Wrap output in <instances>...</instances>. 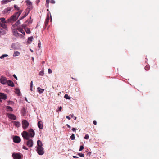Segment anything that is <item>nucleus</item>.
I'll list each match as a JSON object with an SVG mask.
<instances>
[{"label": "nucleus", "instance_id": "nucleus-1", "mask_svg": "<svg viewBox=\"0 0 159 159\" xmlns=\"http://www.w3.org/2000/svg\"><path fill=\"white\" fill-rule=\"evenodd\" d=\"M22 12V11L21 10L19 11L16 12L9 19L5 21V19L4 17L1 18L0 20L1 21L2 23H13V22L16 21L18 18V17L20 15Z\"/></svg>", "mask_w": 159, "mask_h": 159}, {"label": "nucleus", "instance_id": "nucleus-2", "mask_svg": "<svg viewBox=\"0 0 159 159\" xmlns=\"http://www.w3.org/2000/svg\"><path fill=\"white\" fill-rule=\"evenodd\" d=\"M29 133L26 131H24L22 133V135L24 139H28L30 137L33 138L35 135V132L32 129H30L29 131Z\"/></svg>", "mask_w": 159, "mask_h": 159}, {"label": "nucleus", "instance_id": "nucleus-3", "mask_svg": "<svg viewBox=\"0 0 159 159\" xmlns=\"http://www.w3.org/2000/svg\"><path fill=\"white\" fill-rule=\"evenodd\" d=\"M30 11V9L29 8L26 9L22 15H23V16L22 17H20V20H18L17 22H16V24H17L18 25H19L20 23V20L23 19L24 18L26 17L28 15V14L29 13Z\"/></svg>", "mask_w": 159, "mask_h": 159}, {"label": "nucleus", "instance_id": "nucleus-4", "mask_svg": "<svg viewBox=\"0 0 159 159\" xmlns=\"http://www.w3.org/2000/svg\"><path fill=\"white\" fill-rule=\"evenodd\" d=\"M17 30V28L16 29L15 28L12 29V31L13 35L17 38L22 36V34L19 33L18 32Z\"/></svg>", "mask_w": 159, "mask_h": 159}, {"label": "nucleus", "instance_id": "nucleus-5", "mask_svg": "<svg viewBox=\"0 0 159 159\" xmlns=\"http://www.w3.org/2000/svg\"><path fill=\"white\" fill-rule=\"evenodd\" d=\"M22 127L24 129H27L29 125V122L26 120H23L22 121Z\"/></svg>", "mask_w": 159, "mask_h": 159}, {"label": "nucleus", "instance_id": "nucleus-6", "mask_svg": "<svg viewBox=\"0 0 159 159\" xmlns=\"http://www.w3.org/2000/svg\"><path fill=\"white\" fill-rule=\"evenodd\" d=\"M37 151L38 154L39 155H43L44 153L43 148L42 147H37Z\"/></svg>", "mask_w": 159, "mask_h": 159}, {"label": "nucleus", "instance_id": "nucleus-7", "mask_svg": "<svg viewBox=\"0 0 159 159\" xmlns=\"http://www.w3.org/2000/svg\"><path fill=\"white\" fill-rule=\"evenodd\" d=\"M26 140H27L26 143V145L29 147H32L33 145V140L31 139H30Z\"/></svg>", "mask_w": 159, "mask_h": 159}, {"label": "nucleus", "instance_id": "nucleus-8", "mask_svg": "<svg viewBox=\"0 0 159 159\" xmlns=\"http://www.w3.org/2000/svg\"><path fill=\"white\" fill-rule=\"evenodd\" d=\"M14 159H21V156L20 154L14 153L12 155Z\"/></svg>", "mask_w": 159, "mask_h": 159}, {"label": "nucleus", "instance_id": "nucleus-9", "mask_svg": "<svg viewBox=\"0 0 159 159\" xmlns=\"http://www.w3.org/2000/svg\"><path fill=\"white\" fill-rule=\"evenodd\" d=\"M13 141L15 143H19L20 142L21 139L19 137L15 136L13 138Z\"/></svg>", "mask_w": 159, "mask_h": 159}, {"label": "nucleus", "instance_id": "nucleus-10", "mask_svg": "<svg viewBox=\"0 0 159 159\" xmlns=\"http://www.w3.org/2000/svg\"><path fill=\"white\" fill-rule=\"evenodd\" d=\"M7 79L5 77L1 76L0 79V83L3 84H6L7 82Z\"/></svg>", "mask_w": 159, "mask_h": 159}, {"label": "nucleus", "instance_id": "nucleus-11", "mask_svg": "<svg viewBox=\"0 0 159 159\" xmlns=\"http://www.w3.org/2000/svg\"><path fill=\"white\" fill-rule=\"evenodd\" d=\"M11 9L12 8L11 7H8L4 10L3 11V13L4 14L9 13Z\"/></svg>", "mask_w": 159, "mask_h": 159}, {"label": "nucleus", "instance_id": "nucleus-12", "mask_svg": "<svg viewBox=\"0 0 159 159\" xmlns=\"http://www.w3.org/2000/svg\"><path fill=\"white\" fill-rule=\"evenodd\" d=\"M7 84L9 86L12 87L14 86V84L13 82L10 80H8L7 81Z\"/></svg>", "mask_w": 159, "mask_h": 159}, {"label": "nucleus", "instance_id": "nucleus-13", "mask_svg": "<svg viewBox=\"0 0 159 159\" xmlns=\"http://www.w3.org/2000/svg\"><path fill=\"white\" fill-rule=\"evenodd\" d=\"M26 3L27 5L28 6V7H30L29 9L30 10V9H32V4L31 2L29 0H27L26 1ZM29 9V8H28Z\"/></svg>", "mask_w": 159, "mask_h": 159}, {"label": "nucleus", "instance_id": "nucleus-14", "mask_svg": "<svg viewBox=\"0 0 159 159\" xmlns=\"http://www.w3.org/2000/svg\"><path fill=\"white\" fill-rule=\"evenodd\" d=\"M0 98L1 99L2 98L4 100H5L7 99L6 95L4 94L3 93H0Z\"/></svg>", "mask_w": 159, "mask_h": 159}, {"label": "nucleus", "instance_id": "nucleus-15", "mask_svg": "<svg viewBox=\"0 0 159 159\" xmlns=\"http://www.w3.org/2000/svg\"><path fill=\"white\" fill-rule=\"evenodd\" d=\"M8 117L13 120H16V117L15 115L12 114H9L8 115Z\"/></svg>", "mask_w": 159, "mask_h": 159}, {"label": "nucleus", "instance_id": "nucleus-16", "mask_svg": "<svg viewBox=\"0 0 159 159\" xmlns=\"http://www.w3.org/2000/svg\"><path fill=\"white\" fill-rule=\"evenodd\" d=\"M49 16L48 15H47V16L46 19L45 21V26H47L48 24L49 20Z\"/></svg>", "mask_w": 159, "mask_h": 159}, {"label": "nucleus", "instance_id": "nucleus-17", "mask_svg": "<svg viewBox=\"0 0 159 159\" xmlns=\"http://www.w3.org/2000/svg\"><path fill=\"white\" fill-rule=\"evenodd\" d=\"M17 30L21 32L24 35H25V33L22 28L20 27H17Z\"/></svg>", "mask_w": 159, "mask_h": 159}, {"label": "nucleus", "instance_id": "nucleus-18", "mask_svg": "<svg viewBox=\"0 0 159 159\" xmlns=\"http://www.w3.org/2000/svg\"><path fill=\"white\" fill-rule=\"evenodd\" d=\"M38 127L40 129H42L43 128V125L41 121H39L38 123Z\"/></svg>", "mask_w": 159, "mask_h": 159}, {"label": "nucleus", "instance_id": "nucleus-19", "mask_svg": "<svg viewBox=\"0 0 159 159\" xmlns=\"http://www.w3.org/2000/svg\"><path fill=\"white\" fill-rule=\"evenodd\" d=\"M12 122L14 123L15 125L17 127H19L20 126V122L18 121H13Z\"/></svg>", "mask_w": 159, "mask_h": 159}, {"label": "nucleus", "instance_id": "nucleus-20", "mask_svg": "<svg viewBox=\"0 0 159 159\" xmlns=\"http://www.w3.org/2000/svg\"><path fill=\"white\" fill-rule=\"evenodd\" d=\"M5 31L2 29V28L0 27V37L2 35H4L6 34Z\"/></svg>", "mask_w": 159, "mask_h": 159}, {"label": "nucleus", "instance_id": "nucleus-21", "mask_svg": "<svg viewBox=\"0 0 159 159\" xmlns=\"http://www.w3.org/2000/svg\"><path fill=\"white\" fill-rule=\"evenodd\" d=\"M37 145H38L37 147H42V146L43 145V144H42V142L40 140H38L37 141Z\"/></svg>", "mask_w": 159, "mask_h": 159}, {"label": "nucleus", "instance_id": "nucleus-22", "mask_svg": "<svg viewBox=\"0 0 159 159\" xmlns=\"http://www.w3.org/2000/svg\"><path fill=\"white\" fill-rule=\"evenodd\" d=\"M12 0H3L1 1L2 4H4L9 2L11 1Z\"/></svg>", "mask_w": 159, "mask_h": 159}, {"label": "nucleus", "instance_id": "nucleus-23", "mask_svg": "<svg viewBox=\"0 0 159 159\" xmlns=\"http://www.w3.org/2000/svg\"><path fill=\"white\" fill-rule=\"evenodd\" d=\"M5 24V23H1L0 22V26L4 29H6L7 27L6 25Z\"/></svg>", "mask_w": 159, "mask_h": 159}, {"label": "nucleus", "instance_id": "nucleus-24", "mask_svg": "<svg viewBox=\"0 0 159 159\" xmlns=\"http://www.w3.org/2000/svg\"><path fill=\"white\" fill-rule=\"evenodd\" d=\"M20 54V53L18 51H15L14 53H13V56L14 57H16L19 56Z\"/></svg>", "mask_w": 159, "mask_h": 159}, {"label": "nucleus", "instance_id": "nucleus-25", "mask_svg": "<svg viewBox=\"0 0 159 159\" xmlns=\"http://www.w3.org/2000/svg\"><path fill=\"white\" fill-rule=\"evenodd\" d=\"M64 97L65 98L67 99H70V97L69 96V95L67 94H66Z\"/></svg>", "mask_w": 159, "mask_h": 159}, {"label": "nucleus", "instance_id": "nucleus-26", "mask_svg": "<svg viewBox=\"0 0 159 159\" xmlns=\"http://www.w3.org/2000/svg\"><path fill=\"white\" fill-rule=\"evenodd\" d=\"M150 68V66L148 65H146L145 67V69L146 70H148Z\"/></svg>", "mask_w": 159, "mask_h": 159}, {"label": "nucleus", "instance_id": "nucleus-27", "mask_svg": "<svg viewBox=\"0 0 159 159\" xmlns=\"http://www.w3.org/2000/svg\"><path fill=\"white\" fill-rule=\"evenodd\" d=\"M7 109L9 111H12L13 109L12 108L9 106H7L6 107Z\"/></svg>", "mask_w": 159, "mask_h": 159}, {"label": "nucleus", "instance_id": "nucleus-28", "mask_svg": "<svg viewBox=\"0 0 159 159\" xmlns=\"http://www.w3.org/2000/svg\"><path fill=\"white\" fill-rule=\"evenodd\" d=\"M70 138L72 140H75V136L74 134H72Z\"/></svg>", "mask_w": 159, "mask_h": 159}, {"label": "nucleus", "instance_id": "nucleus-29", "mask_svg": "<svg viewBox=\"0 0 159 159\" xmlns=\"http://www.w3.org/2000/svg\"><path fill=\"white\" fill-rule=\"evenodd\" d=\"M8 56L7 54H3L0 57V58L2 59L4 57H7Z\"/></svg>", "mask_w": 159, "mask_h": 159}, {"label": "nucleus", "instance_id": "nucleus-30", "mask_svg": "<svg viewBox=\"0 0 159 159\" xmlns=\"http://www.w3.org/2000/svg\"><path fill=\"white\" fill-rule=\"evenodd\" d=\"M16 93L17 94L19 95H20V91L19 89H16Z\"/></svg>", "mask_w": 159, "mask_h": 159}, {"label": "nucleus", "instance_id": "nucleus-31", "mask_svg": "<svg viewBox=\"0 0 159 159\" xmlns=\"http://www.w3.org/2000/svg\"><path fill=\"white\" fill-rule=\"evenodd\" d=\"M25 30L27 34H29L31 33L30 30L29 29H27V30Z\"/></svg>", "mask_w": 159, "mask_h": 159}, {"label": "nucleus", "instance_id": "nucleus-32", "mask_svg": "<svg viewBox=\"0 0 159 159\" xmlns=\"http://www.w3.org/2000/svg\"><path fill=\"white\" fill-rule=\"evenodd\" d=\"M14 7L17 10L19 11H20V8L19 7H17V6L16 5H14ZM21 10H20V11Z\"/></svg>", "mask_w": 159, "mask_h": 159}, {"label": "nucleus", "instance_id": "nucleus-33", "mask_svg": "<svg viewBox=\"0 0 159 159\" xmlns=\"http://www.w3.org/2000/svg\"><path fill=\"white\" fill-rule=\"evenodd\" d=\"M77 155H79V156L81 157H84V154H82L80 153H79Z\"/></svg>", "mask_w": 159, "mask_h": 159}, {"label": "nucleus", "instance_id": "nucleus-34", "mask_svg": "<svg viewBox=\"0 0 159 159\" xmlns=\"http://www.w3.org/2000/svg\"><path fill=\"white\" fill-rule=\"evenodd\" d=\"M33 39V37L31 36V37H29L28 39L29 41H30V42H31L32 41Z\"/></svg>", "mask_w": 159, "mask_h": 159}, {"label": "nucleus", "instance_id": "nucleus-35", "mask_svg": "<svg viewBox=\"0 0 159 159\" xmlns=\"http://www.w3.org/2000/svg\"><path fill=\"white\" fill-rule=\"evenodd\" d=\"M39 75H41V76H43V75H44V72L43 71H41L39 74Z\"/></svg>", "mask_w": 159, "mask_h": 159}, {"label": "nucleus", "instance_id": "nucleus-36", "mask_svg": "<svg viewBox=\"0 0 159 159\" xmlns=\"http://www.w3.org/2000/svg\"><path fill=\"white\" fill-rule=\"evenodd\" d=\"M49 0H46V6L48 7V3L49 2Z\"/></svg>", "mask_w": 159, "mask_h": 159}, {"label": "nucleus", "instance_id": "nucleus-37", "mask_svg": "<svg viewBox=\"0 0 159 159\" xmlns=\"http://www.w3.org/2000/svg\"><path fill=\"white\" fill-rule=\"evenodd\" d=\"M62 109V107L61 106H60V107H58V110H57L56 111L57 112H58V111H61Z\"/></svg>", "mask_w": 159, "mask_h": 159}, {"label": "nucleus", "instance_id": "nucleus-38", "mask_svg": "<svg viewBox=\"0 0 159 159\" xmlns=\"http://www.w3.org/2000/svg\"><path fill=\"white\" fill-rule=\"evenodd\" d=\"M41 46V43L40 42V40H39V43H38V47H39V49H40V48Z\"/></svg>", "mask_w": 159, "mask_h": 159}, {"label": "nucleus", "instance_id": "nucleus-39", "mask_svg": "<svg viewBox=\"0 0 159 159\" xmlns=\"http://www.w3.org/2000/svg\"><path fill=\"white\" fill-rule=\"evenodd\" d=\"M84 147L83 146H81L80 147V149L79 150V151H81L83 150V149L84 148Z\"/></svg>", "mask_w": 159, "mask_h": 159}, {"label": "nucleus", "instance_id": "nucleus-40", "mask_svg": "<svg viewBox=\"0 0 159 159\" xmlns=\"http://www.w3.org/2000/svg\"><path fill=\"white\" fill-rule=\"evenodd\" d=\"M89 138V136L88 134H86L85 137H84V139H88Z\"/></svg>", "mask_w": 159, "mask_h": 159}, {"label": "nucleus", "instance_id": "nucleus-41", "mask_svg": "<svg viewBox=\"0 0 159 159\" xmlns=\"http://www.w3.org/2000/svg\"><path fill=\"white\" fill-rule=\"evenodd\" d=\"M26 27V25L25 24H22L20 27H21L23 29V28H25Z\"/></svg>", "mask_w": 159, "mask_h": 159}, {"label": "nucleus", "instance_id": "nucleus-42", "mask_svg": "<svg viewBox=\"0 0 159 159\" xmlns=\"http://www.w3.org/2000/svg\"><path fill=\"white\" fill-rule=\"evenodd\" d=\"M18 25L17 24H16V23H15V24H13L12 25V27L13 28H16V26H17Z\"/></svg>", "mask_w": 159, "mask_h": 159}, {"label": "nucleus", "instance_id": "nucleus-43", "mask_svg": "<svg viewBox=\"0 0 159 159\" xmlns=\"http://www.w3.org/2000/svg\"><path fill=\"white\" fill-rule=\"evenodd\" d=\"M23 148L26 150H28V148L25 146H23Z\"/></svg>", "mask_w": 159, "mask_h": 159}, {"label": "nucleus", "instance_id": "nucleus-44", "mask_svg": "<svg viewBox=\"0 0 159 159\" xmlns=\"http://www.w3.org/2000/svg\"><path fill=\"white\" fill-rule=\"evenodd\" d=\"M48 73L49 74H51L52 73V70L50 69H48Z\"/></svg>", "mask_w": 159, "mask_h": 159}, {"label": "nucleus", "instance_id": "nucleus-45", "mask_svg": "<svg viewBox=\"0 0 159 159\" xmlns=\"http://www.w3.org/2000/svg\"><path fill=\"white\" fill-rule=\"evenodd\" d=\"M37 89H40V90H41L42 91H43L44 90V89H42L41 88H40V87H38L37 88Z\"/></svg>", "mask_w": 159, "mask_h": 159}, {"label": "nucleus", "instance_id": "nucleus-46", "mask_svg": "<svg viewBox=\"0 0 159 159\" xmlns=\"http://www.w3.org/2000/svg\"><path fill=\"white\" fill-rule=\"evenodd\" d=\"M38 90H39L38 92L39 94H41L43 92V91H42L41 90H40V89H38Z\"/></svg>", "mask_w": 159, "mask_h": 159}, {"label": "nucleus", "instance_id": "nucleus-47", "mask_svg": "<svg viewBox=\"0 0 159 159\" xmlns=\"http://www.w3.org/2000/svg\"><path fill=\"white\" fill-rule=\"evenodd\" d=\"M13 76L16 79V80H17L18 79V78L17 77V76H16V75H15V74H14L13 75Z\"/></svg>", "mask_w": 159, "mask_h": 159}, {"label": "nucleus", "instance_id": "nucleus-48", "mask_svg": "<svg viewBox=\"0 0 159 159\" xmlns=\"http://www.w3.org/2000/svg\"><path fill=\"white\" fill-rule=\"evenodd\" d=\"M50 2L52 3H55V2L54 0H51L50 1Z\"/></svg>", "mask_w": 159, "mask_h": 159}, {"label": "nucleus", "instance_id": "nucleus-49", "mask_svg": "<svg viewBox=\"0 0 159 159\" xmlns=\"http://www.w3.org/2000/svg\"><path fill=\"white\" fill-rule=\"evenodd\" d=\"M33 86V81H31L30 83V87H32Z\"/></svg>", "mask_w": 159, "mask_h": 159}, {"label": "nucleus", "instance_id": "nucleus-50", "mask_svg": "<svg viewBox=\"0 0 159 159\" xmlns=\"http://www.w3.org/2000/svg\"><path fill=\"white\" fill-rule=\"evenodd\" d=\"M93 123L94 125H97V122L96 121L94 120L93 121Z\"/></svg>", "mask_w": 159, "mask_h": 159}, {"label": "nucleus", "instance_id": "nucleus-51", "mask_svg": "<svg viewBox=\"0 0 159 159\" xmlns=\"http://www.w3.org/2000/svg\"><path fill=\"white\" fill-rule=\"evenodd\" d=\"M66 118L68 119L69 120H70V118L68 116H66Z\"/></svg>", "mask_w": 159, "mask_h": 159}, {"label": "nucleus", "instance_id": "nucleus-52", "mask_svg": "<svg viewBox=\"0 0 159 159\" xmlns=\"http://www.w3.org/2000/svg\"><path fill=\"white\" fill-rule=\"evenodd\" d=\"M72 130L73 131H75L76 130V129L75 128H73L72 129Z\"/></svg>", "mask_w": 159, "mask_h": 159}, {"label": "nucleus", "instance_id": "nucleus-53", "mask_svg": "<svg viewBox=\"0 0 159 159\" xmlns=\"http://www.w3.org/2000/svg\"><path fill=\"white\" fill-rule=\"evenodd\" d=\"M73 157L74 158H79V157H78L75 156H73Z\"/></svg>", "mask_w": 159, "mask_h": 159}, {"label": "nucleus", "instance_id": "nucleus-54", "mask_svg": "<svg viewBox=\"0 0 159 159\" xmlns=\"http://www.w3.org/2000/svg\"><path fill=\"white\" fill-rule=\"evenodd\" d=\"M66 126L68 128H70V126L68 124H67Z\"/></svg>", "mask_w": 159, "mask_h": 159}, {"label": "nucleus", "instance_id": "nucleus-55", "mask_svg": "<svg viewBox=\"0 0 159 159\" xmlns=\"http://www.w3.org/2000/svg\"><path fill=\"white\" fill-rule=\"evenodd\" d=\"M30 90L31 91L32 90V87H30Z\"/></svg>", "mask_w": 159, "mask_h": 159}, {"label": "nucleus", "instance_id": "nucleus-56", "mask_svg": "<svg viewBox=\"0 0 159 159\" xmlns=\"http://www.w3.org/2000/svg\"><path fill=\"white\" fill-rule=\"evenodd\" d=\"M70 116H71V115H70ZM71 116L72 117H74V116H73V114H72V115H71Z\"/></svg>", "mask_w": 159, "mask_h": 159}, {"label": "nucleus", "instance_id": "nucleus-57", "mask_svg": "<svg viewBox=\"0 0 159 159\" xmlns=\"http://www.w3.org/2000/svg\"><path fill=\"white\" fill-rule=\"evenodd\" d=\"M75 117V119H74L75 120H76V117Z\"/></svg>", "mask_w": 159, "mask_h": 159}, {"label": "nucleus", "instance_id": "nucleus-58", "mask_svg": "<svg viewBox=\"0 0 159 159\" xmlns=\"http://www.w3.org/2000/svg\"><path fill=\"white\" fill-rule=\"evenodd\" d=\"M2 101V100L1 99V98H0V102Z\"/></svg>", "mask_w": 159, "mask_h": 159}, {"label": "nucleus", "instance_id": "nucleus-59", "mask_svg": "<svg viewBox=\"0 0 159 159\" xmlns=\"http://www.w3.org/2000/svg\"><path fill=\"white\" fill-rule=\"evenodd\" d=\"M52 18H51V21H52Z\"/></svg>", "mask_w": 159, "mask_h": 159}, {"label": "nucleus", "instance_id": "nucleus-60", "mask_svg": "<svg viewBox=\"0 0 159 159\" xmlns=\"http://www.w3.org/2000/svg\"><path fill=\"white\" fill-rule=\"evenodd\" d=\"M32 59H34V58L33 57H32Z\"/></svg>", "mask_w": 159, "mask_h": 159}, {"label": "nucleus", "instance_id": "nucleus-61", "mask_svg": "<svg viewBox=\"0 0 159 159\" xmlns=\"http://www.w3.org/2000/svg\"><path fill=\"white\" fill-rule=\"evenodd\" d=\"M47 11H48V9H47Z\"/></svg>", "mask_w": 159, "mask_h": 159}]
</instances>
